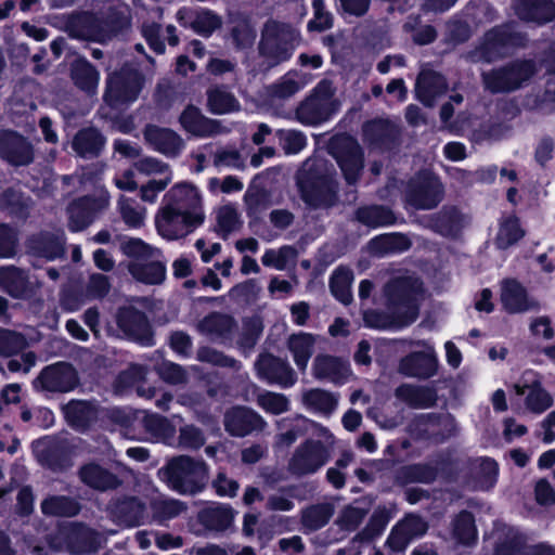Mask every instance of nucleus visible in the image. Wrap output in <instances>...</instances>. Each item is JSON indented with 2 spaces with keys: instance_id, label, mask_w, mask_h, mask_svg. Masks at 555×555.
I'll list each match as a JSON object with an SVG mask.
<instances>
[{
  "instance_id": "5701e85b",
  "label": "nucleus",
  "mask_w": 555,
  "mask_h": 555,
  "mask_svg": "<svg viewBox=\"0 0 555 555\" xmlns=\"http://www.w3.org/2000/svg\"><path fill=\"white\" fill-rule=\"evenodd\" d=\"M501 302L509 313H521L538 308V302L530 298L526 288L515 280L502 283Z\"/></svg>"
},
{
  "instance_id": "9d476101",
  "label": "nucleus",
  "mask_w": 555,
  "mask_h": 555,
  "mask_svg": "<svg viewBox=\"0 0 555 555\" xmlns=\"http://www.w3.org/2000/svg\"><path fill=\"white\" fill-rule=\"evenodd\" d=\"M517 396L525 397V408L534 414H542L554 404L553 396L542 386L541 376L533 370L525 371L513 386Z\"/></svg>"
},
{
  "instance_id": "2f4dec72",
  "label": "nucleus",
  "mask_w": 555,
  "mask_h": 555,
  "mask_svg": "<svg viewBox=\"0 0 555 555\" xmlns=\"http://www.w3.org/2000/svg\"><path fill=\"white\" fill-rule=\"evenodd\" d=\"M414 426L415 428L413 430L416 431L417 435H427L437 441L451 436L455 428L454 422L450 416L438 417L429 414L420 415L415 420Z\"/></svg>"
},
{
  "instance_id": "0eeeda50",
  "label": "nucleus",
  "mask_w": 555,
  "mask_h": 555,
  "mask_svg": "<svg viewBox=\"0 0 555 555\" xmlns=\"http://www.w3.org/2000/svg\"><path fill=\"white\" fill-rule=\"evenodd\" d=\"M420 348L403 357L399 363V372L408 377L427 379L437 374L438 356L434 345L428 340L411 343Z\"/></svg>"
},
{
  "instance_id": "a878e982",
  "label": "nucleus",
  "mask_w": 555,
  "mask_h": 555,
  "mask_svg": "<svg viewBox=\"0 0 555 555\" xmlns=\"http://www.w3.org/2000/svg\"><path fill=\"white\" fill-rule=\"evenodd\" d=\"M117 323L122 332L132 339L144 345L151 344L150 325L142 312L133 308H124L118 313Z\"/></svg>"
},
{
  "instance_id": "37998d69",
  "label": "nucleus",
  "mask_w": 555,
  "mask_h": 555,
  "mask_svg": "<svg viewBox=\"0 0 555 555\" xmlns=\"http://www.w3.org/2000/svg\"><path fill=\"white\" fill-rule=\"evenodd\" d=\"M0 288L13 297H22L28 288L25 273L15 267L0 268Z\"/></svg>"
},
{
  "instance_id": "c756f323",
  "label": "nucleus",
  "mask_w": 555,
  "mask_h": 555,
  "mask_svg": "<svg viewBox=\"0 0 555 555\" xmlns=\"http://www.w3.org/2000/svg\"><path fill=\"white\" fill-rule=\"evenodd\" d=\"M446 79L430 70H423L416 80L417 99L427 106H433L435 102L446 92Z\"/></svg>"
},
{
  "instance_id": "f704fd0d",
  "label": "nucleus",
  "mask_w": 555,
  "mask_h": 555,
  "mask_svg": "<svg viewBox=\"0 0 555 555\" xmlns=\"http://www.w3.org/2000/svg\"><path fill=\"white\" fill-rule=\"evenodd\" d=\"M207 105L212 114H230L238 112V100L224 87H214L207 92Z\"/></svg>"
},
{
  "instance_id": "ddd939ff",
  "label": "nucleus",
  "mask_w": 555,
  "mask_h": 555,
  "mask_svg": "<svg viewBox=\"0 0 555 555\" xmlns=\"http://www.w3.org/2000/svg\"><path fill=\"white\" fill-rule=\"evenodd\" d=\"M441 182L430 173H422L413 179L406 191V203L416 209H431L442 199Z\"/></svg>"
},
{
  "instance_id": "423d86ee",
  "label": "nucleus",
  "mask_w": 555,
  "mask_h": 555,
  "mask_svg": "<svg viewBox=\"0 0 555 555\" xmlns=\"http://www.w3.org/2000/svg\"><path fill=\"white\" fill-rule=\"evenodd\" d=\"M142 87L141 74L132 67H124L108 77L104 100L111 106L128 105L138 99Z\"/></svg>"
},
{
  "instance_id": "2eb2a0df",
  "label": "nucleus",
  "mask_w": 555,
  "mask_h": 555,
  "mask_svg": "<svg viewBox=\"0 0 555 555\" xmlns=\"http://www.w3.org/2000/svg\"><path fill=\"white\" fill-rule=\"evenodd\" d=\"M66 30L74 38L98 42L106 41L113 34L106 22L89 13L70 15L66 22Z\"/></svg>"
},
{
  "instance_id": "4468645a",
  "label": "nucleus",
  "mask_w": 555,
  "mask_h": 555,
  "mask_svg": "<svg viewBox=\"0 0 555 555\" xmlns=\"http://www.w3.org/2000/svg\"><path fill=\"white\" fill-rule=\"evenodd\" d=\"M310 169H302L298 176L302 199L313 207L330 206L335 195L333 179L327 175L312 177Z\"/></svg>"
},
{
  "instance_id": "338daca9",
  "label": "nucleus",
  "mask_w": 555,
  "mask_h": 555,
  "mask_svg": "<svg viewBox=\"0 0 555 555\" xmlns=\"http://www.w3.org/2000/svg\"><path fill=\"white\" fill-rule=\"evenodd\" d=\"M280 140L287 154L299 153L307 144L306 137L296 130L280 131Z\"/></svg>"
},
{
  "instance_id": "393cba45",
  "label": "nucleus",
  "mask_w": 555,
  "mask_h": 555,
  "mask_svg": "<svg viewBox=\"0 0 555 555\" xmlns=\"http://www.w3.org/2000/svg\"><path fill=\"white\" fill-rule=\"evenodd\" d=\"M109 513L118 526L131 528L143 524L145 507L137 499L128 498L113 502L109 505Z\"/></svg>"
},
{
  "instance_id": "052dcab7",
  "label": "nucleus",
  "mask_w": 555,
  "mask_h": 555,
  "mask_svg": "<svg viewBox=\"0 0 555 555\" xmlns=\"http://www.w3.org/2000/svg\"><path fill=\"white\" fill-rule=\"evenodd\" d=\"M218 230L223 236L238 230L241 225L238 212L233 206H222L217 212Z\"/></svg>"
},
{
  "instance_id": "8fccbe9b",
  "label": "nucleus",
  "mask_w": 555,
  "mask_h": 555,
  "mask_svg": "<svg viewBox=\"0 0 555 555\" xmlns=\"http://www.w3.org/2000/svg\"><path fill=\"white\" fill-rule=\"evenodd\" d=\"M353 281L352 271L347 268H338L331 278V291L333 295L343 304L347 305L351 300V283Z\"/></svg>"
},
{
  "instance_id": "72a5a7b5",
  "label": "nucleus",
  "mask_w": 555,
  "mask_h": 555,
  "mask_svg": "<svg viewBox=\"0 0 555 555\" xmlns=\"http://www.w3.org/2000/svg\"><path fill=\"white\" fill-rule=\"evenodd\" d=\"M129 272L139 282L145 284H159L165 280L166 267L162 258H152L144 262L132 261Z\"/></svg>"
},
{
  "instance_id": "0e129e2a",
  "label": "nucleus",
  "mask_w": 555,
  "mask_h": 555,
  "mask_svg": "<svg viewBox=\"0 0 555 555\" xmlns=\"http://www.w3.org/2000/svg\"><path fill=\"white\" fill-rule=\"evenodd\" d=\"M137 171L144 176H162L166 177L167 173H172L169 166L156 158L145 157L134 164Z\"/></svg>"
},
{
  "instance_id": "aec40b11",
  "label": "nucleus",
  "mask_w": 555,
  "mask_h": 555,
  "mask_svg": "<svg viewBox=\"0 0 555 555\" xmlns=\"http://www.w3.org/2000/svg\"><path fill=\"white\" fill-rule=\"evenodd\" d=\"M108 204L107 193L98 199L85 197L74 202L68 207L70 230L76 232L89 225L100 211L107 208Z\"/></svg>"
},
{
  "instance_id": "49530a36",
  "label": "nucleus",
  "mask_w": 555,
  "mask_h": 555,
  "mask_svg": "<svg viewBox=\"0 0 555 555\" xmlns=\"http://www.w3.org/2000/svg\"><path fill=\"white\" fill-rule=\"evenodd\" d=\"M31 249L36 255L48 260L61 257L64 254L63 233L42 235L39 240L31 243Z\"/></svg>"
},
{
  "instance_id": "f8f14e48",
  "label": "nucleus",
  "mask_w": 555,
  "mask_h": 555,
  "mask_svg": "<svg viewBox=\"0 0 555 555\" xmlns=\"http://www.w3.org/2000/svg\"><path fill=\"white\" fill-rule=\"evenodd\" d=\"M331 95V82H320L315 88L314 94L297 108L296 117L298 121L308 126H315L326 121L334 111Z\"/></svg>"
},
{
  "instance_id": "6e6552de",
  "label": "nucleus",
  "mask_w": 555,
  "mask_h": 555,
  "mask_svg": "<svg viewBox=\"0 0 555 555\" xmlns=\"http://www.w3.org/2000/svg\"><path fill=\"white\" fill-rule=\"evenodd\" d=\"M204 221L195 215H188L163 203V206L155 215V227L157 233L166 240H177L185 236Z\"/></svg>"
},
{
  "instance_id": "f03ea898",
  "label": "nucleus",
  "mask_w": 555,
  "mask_h": 555,
  "mask_svg": "<svg viewBox=\"0 0 555 555\" xmlns=\"http://www.w3.org/2000/svg\"><path fill=\"white\" fill-rule=\"evenodd\" d=\"M313 425V438L307 439L289 460V470L295 475H310L322 468L331 459L335 444L333 434L319 424Z\"/></svg>"
},
{
  "instance_id": "b1692460",
  "label": "nucleus",
  "mask_w": 555,
  "mask_h": 555,
  "mask_svg": "<svg viewBox=\"0 0 555 555\" xmlns=\"http://www.w3.org/2000/svg\"><path fill=\"white\" fill-rule=\"evenodd\" d=\"M427 529V524L421 517L409 515L391 530L387 543L393 551H402L413 538L423 535Z\"/></svg>"
},
{
  "instance_id": "6e6d98bb",
  "label": "nucleus",
  "mask_w": 555,
  "mask_h": 555,
  "mask_svg": "<svg viewBox=\"0 0 555 555\" xmlns=\"http://www.w3.org/2000/svg\"><path fill=\"white\" fill-rule=\"evenodd\" d=\"M257 404L267 413L279 415L289 409V401L283 393L263 391L257 396Z\"/></svg>"
},
{
  "instance_id": "dca6fc26",
  "label": "nucleus",
  "mask_w": 555,
  "mask_h": 555,
  "mask_svg": "<svg viewBox=\"0 0 555 555\" xmlns=\"http://www.w3.org/2000/svg\"><path fill=\"white\" fill-rule=\"evenodd\" d=\"M163 203L188 215L205 220L202 195L198 189L188 182L175 184L165 195Z\"/></svg>"
},
{
  "instance_id": "c85d7f7f",
  "label": "nucleus",
  "mask_w": 555,
  "mask_h": 555,
  "mask_svg": "<svg viewBox=\"0 0 555 555\" xmlns=\"http://www.w3.org/2000/svg\"><path fill=\"white\" fill-rule=\"evenodd\" d=\"M312 370L317 378H326L336 384L345 383L351 373L347 361L325 354L315 357Z\"/></svg>"
},
{
  "instance_id": "473e14b6",
  "label": "nucleus",
  "mask_w": 555,
  "mask_h": 555,
  "mask_svg": "<svg viewBox=\"0 0 555 555\" xmlns=\"http://www.w3.org/2000/svg\"><path fill=\"white\" fill-rule=\"evenodd\" d=\"M515 10L519 18L539 24L555 17V4L552 0H517Z\"/></svg>"
},
{
  "instance_id": "6ab92c4d",
  "label": "nucleus",
  "mask_w": 555,
  "mask_h": 555,
  "mask_svg": "<svg viewBox=\"0 0 555 555\" xmlns=\"http://www.w3.org/2000/svg\"><path fill=\"white\" fill-rule=\"evenodd\" d=\"M76 385V371L72 365L64 362L47 366L35 380L36 388L52 392H66Z\"/></svg>"
},
{
  "instance_id": "774afa93",
  "label": "nucleus",
  "mask_w": 555,
  "mask_h": 555,
  "mask_svg": "<svg viewBox=\"0 0 555 555\" xmlns=\"http://www.w3.org/2000/svg\"><path fill=\"white\" fill-rule=\"evenodd\" d=\"M220 25L219 18L209 11L198 13L193 22L194 30L204 36L210 35Z\"/></svg>"
},
{
  "instance_id": "1a4fd4ad",
  "label": "nucleus",
  "mask_w": 555,
  "mask_h": 555,
  "mask_svg": "<svg viewBox=\"0 0 555 555\" xmlns=\"http://www.w3.org/2000/svg\"><path fill=\"white\" fill-rule=\"evenodd\" d=\"M330 151L338 163L348 183H354L363 168V154L358 142L349 135H337L330 143Z\"/></svg>"
},
{
  "instance_id": "4d7b16f0",
  "label": "nucleus",
  "mask_w": 555,
  "mask_h": 555,
  "mask_svg": "<svg viewBox=\"0 0 555 555\" xmlns=\"http://www.w3.org/2000/svg\"><path fill=\"white\" fill-rule=\"evenodd\" d=\"M330 505H315L307 508L302 515V524L309 530H318L324 527L332 517Z\"/></svg>"
},
{
  "instance_id": "864d4df0",
  "label": "nucleus",
  "mask_w": 555,
  "mask_h": 555,
  "mask_svg": "<svg viewBox=\"0 0 555 555\" xmlns=\"http://www.w3.org/2000/svg\"><path fill=\"white\" fill-rule=\"evenodd\" d=\"M359 221L369 227H382L392 224L395 221L391 210L380 206L364 207L358 210Z\"/></svg>"
},
{
  "instance_id": "680f3d73",
  "label": "nucleus",
  "mask_w": 555,
  "mask_h": 555,
  "mask_svg": "<svg viewBox=\"0 0 555 555\" xmlns=\"http://www.w3.org/2000/svg\"><path fill=\"white\" fill-rule=\"evenodd\" d=\"M25 347L22 335L0 328V354L10 357Z\"/></svg>"
},
{
  "instance_id": "412c9836",
  "label": "nucleus",
  "mask_w": 555,
  "mask_h": 555,
  "mask_svg": "<svg viewBox=\"0 0 555 555\" xmlns=\"http://www.w3.org/2000/svg\"><path fill=\"white\" fill-rule=\"evenodd\" d=\"M267 423L257 412L248 408H233L224 416V427L232 436L244 437L254 430H261Z\"/></svg>"
},
{
  "instance_id": "79ce46f5",
  "label": "nucleus",
  "mask_w": 555,
  "mask_h": 555,
  "mask_svg": "<svg viewBox=\"0 0 555 555\" xmlns=\"http://www.w3.org/2000/svg\"><path fill=\"white\" fill-rule=\"evenodd\" d=\"M72 77L77 87L88 93H94L99 81L100 74L86 60H76L72 66Z\"/></svg>"
},
{
  "instance_id": "09e8293b",
  "label": "nucleus",
  "mask_w": 555,
  "mask_h": 555,
  "mask_svg": "<svg viewBox=\"0 0 555 555\" xmlns=\"http://www.w3.org/2000/svg\"><path fill=\"white\" fill-rule=\"evenodd\" d=\"M120 248L126 256L133 258V261L144 262L152 258H162V253L158 248L145 243L141 238H127L122 242Z\"/></svg>"
},
{
  "instance_id": "5fc2aeb1",
  "label": "nucleus",
  "mask_w": 555,
  "mask_h": 555,
  "mask_svg": "<svg viewBox=\"0 0 555 555\" xmlns=\"http://www.w3.org/2000/svg\"><path fill=\"white\" fill-rule=\"evenodd\" d=\"M42 512L52 516H74L78 513V504L65 496H52L41 504Z\"/></svg>"
},
{
  "instance_id": "ea45409f",
  "label": "nucleus",
  "mask_w": 555,
  "mask_h": 555,
  "mask_svg": "<svg viewBox=\"0 0 555 555\" xmlns=\"http://www.w3.org/2000/svg\"><path fill=\"white\" fill-rule=\"evenodd\" d=\"M180 121L189 133L196 137H208L215 132L214 121L204 117L195 107H188L181 114Z\"/></svg>"
},
{
  "instance_id": "a211bd4d",
  "label": "nucleus",
  "mask_w": 555,
  "mask_h": 555,
  "mask_svg": "<svg viewBox=\"0 0 555 555\" xmlns=\"http://www.w3.org/2000/svg\"><path fill=\"white\" fill-rule=\"evenodd\" d=\"M517 43V38L509 27L489 31L482 43L472 53L474 62H492L503 56L509 47Z\"/></svg>"
},
{
  "instance_id": "f257e3e1",
  "label": "nucleus",
  "mask_w": 555,
  "mask_h": 555,
  "mask_svg": "<svg viewBox=\"0 0 555 555\" xmlns=\"http://www.w3.org/2000/svg\"><path fill=\"white\" fill-rule=\"evenodd\" d=\"M423 292L418 279L405 276L390 281L384 289L385 312H364L366 326L377 330H399L413 323L418 315V298Z\"/></svg>"
},
{
  "instance_id": "3c124183",
  "label": "nucleus",
  "mask_w": 555,
  "mask_h": 555,
  "mask_svg": "<svg viewBox=\"0 0 555 555\" xmlns=\"http://www.w3.org/2000/svg\"><path fill=\"white\" fill-rule=\"evenodd\" d=\"M296 256V249L291 246H282L276 249L270 248L262 255L261 262L264 267L282 271L285 270L291 262L295 261Z\"/></svg>"
},
{
  "instance_id": "e2e57ef3",
  "label": "nucleus",
  "mask_w": 555,
  "mask_h": 555,
  "mask_svg": "<svg viewBox=\"0 0 555 555\" xmlns=\"http://www.w3.org/2000/svg\"><path fill=\"white\" fill-rule=\"evenodd\" d=\"M499 466L492 459L479 460V483L483 489H489L494 486L498 480Z\"/></svg>"
},
{
  "instance_id": "4c0bfd02",
  "label": "nucleus",
  "mask_w": 555,
  "mask_h": 555,
  "mask_svg": "<svg viewBox=\"0 0 555 555\" xmlns=\"http://www.w3.org/2000/svg\"><path fill=\"white\" fill-rule=\"evenodd\" d=\"M397 397L414 408H429L436 402V391L429 387L402 385L396 390Z\"/></svg>"
},
{
  "instance_id": "9b49d317",
  "label": "nucleus",
  "mask_w": 555,
  "mask_h": 555,
  "mask_svg": "<svg viewBox=\"0 0 555 555\" xmlns=\"http://www.w3.org/2000/svg\"><path fill=\"white\" fill-rule=\"evenodd\" d=\"M534 73L535 66L532 62H515L502 69L483 74V82L492 92L512 91L529 80Z\"/></svg>"
},
{
  "instance_id": "c9c22d12",
  "label": "nucleus",
  "mask_w": 555,
  "mask_h": 555,
  "mask_svg": "<svg viewBox=\"0 0 555 555\" xmlns=\"http://www.w3.org/2000/svg\"><path fill=\"white\" fill-rule=\"evenodd\" d=\"M104 142V138L96 129L87 128L75 135L73 149L82 157H93L103 149Z\"/></svg>"
},
{
  "instance_id": "7c9ffc66",
  "label": "nucleus",
  "mask_w": 555,
  "mask_h": 555,
  "mask_svg": "<svg viewBox=\"0 0 555 555\" xmlns=\"http://www.w3.org/2000/svg\"><path fill=\"white\" fill-rule=\"evenodd\" d=\"M317 339L318 336L306 332L292 334L287 338V349L299 371L305 372L307 370L308 363L314 352Z\"/></svg>"
},
{
  "instance_id": "58836bf2",
  "label": "nucleus",
  "mask_w": 555,
  "mask_h": 555,
  "mask_svg": "<svg viewBox=\"0 0 555 555\" xmlns=\"http://www.w3.org/2000/svg\"><path fill=\"white\" fill-rule=\"evenodd\" d=\"M232 327V318L221 313H211L197 324L198 332L211 339L225 338Z\"/></svg>"
},
{
  "instance_id": "39448f33",
  "label": "nucleus",
  "mask_w": 555,
  "mask_h": 555,
  "mask_svg": "<svg viewBox=\"0 0 555 555\" xmlns=\"http://www.w3.org/2000/svg\"><path fill=\"white\" fill-rule=\"evenodd\" d=\"M112 420L125 427L131 425V422H138L145 431L146 439L152 442H163L172 446L176 441V426L163 416L146 411L130 412L124 409L115 408L111 412Z\"/></svg>"
},
{
  "instance_id": "69168bd1",
  "label": "nucleus",
  "mask_w": 555,
  "mask_h": 555,
  "mask_svg": "<svg viewBox=\"0 0 555 555\" xmlns=\"http://www.w3.org/2000/svg\"><path fill=\"white\" fill-rule=\"evenodd\" d=\"M205 443L203 433L193 425H185L180 429L179 446L185 449H199Z\"/></svg>"
},
{
  "instance_id": "cd10ccee",
  "label": "nucleus",
  "mask_w": 555,
  "mask_h": 555,
  "mask_svg": "<svg viewBox=\"0 0 555 555\" xmlns=\"http://www.w3.org/2000/svg\"><path fill=\"white\" fill-rule=\"evenodd\" d=\"M144 138L154 151L167 156H176L183 149L182 139L170 129L147 126Z\"/></svg>"
},
{
  "instance_id": "a19ab883",
  "label": "nucleus",
  "mask_w": 555,
  "mask_h": 555,
  "mask_svg": "<svg viewBox=\"0 0 555 555\" xmlns=\"http://www.w3.org/2000/svg\"><path fill=\"white\" fill-rule=\"evenodd\" d=\"M304 405L314 412L328 416L337 406V398L321 389H310L302 393Z\"/></svg>"
},
{
  "instance_id": "bb28decb",
  "label": "nucleus",
  "mask_w": 555,
  "mask_h": 555,
  "mask_svg": "<svg viewBox=\"0 0 555 555\" xmlns=\"http://www.w3.org/2000/svg\"><path fill=\"white\" fill-rule=\"evenodd\" d=\"M63 412L66 421L77 429H83L99 417L108 414L112 418L111 412L99 410L93 403L81 400H72L63 406Z\"/></svg>"
},
{
  "instance_id": "e433bc0d",
  "label": "nucleus",
  "mask_w": 555,
  "mask_h": 555,
  "mask_svg": "<svg viewBox=\"0 0 555 555\" xmlns=\"http://www.w3.org/2000/svg\"><path fill=\"white\" fill-rule=\"evenodd\" d=\"M81 480L91 488L108 490L119 485L118 478L96 464H88L80 469Z\"/></svg>"
},
{
  "instance_id": "4be33fe9",
  "label": "nucleus",
  "mask_w": 555,
  "mask_h": 555,
  "mask_svg": "<svg viewBox=\"0 0 555 555\" xmlns=\"http://www.w3.org/2000/svg\"><path fill=\"white\" fill-rule=\"evenodd\" d=\"M0 154L14 166L28 165L34 158L30 143L13 131L0 132Z\"/></svg>"
},
{
  "instance_id": "c03bdc74",
  "label": "nucleus",
  "mask_w": 555,
  "mask_h": 555,
  "mask_svg": "<svg viewBox=\"0 0 555 555\" xmlns=\"http://www.w3.org/2000/svg\"><path fill=\"white\" fill-rule=\"evenodd\" d=\"M118 210L125 224L131 229H140L145 224L146 208L134 199L121 196L118 199Z\"/></svg>"
},
{
  "instance_id": "13d9d810",
  "label": "nucleus",
  "mask_w": 555,
  "mask_h": 555,
  "mask_svg": "<svg viewBox=\"0 0 555 555\" xmlns=\"http://www.w3.org/2000/svg\"><path fill=\"white\" fill-rule=\"evenodd\" d=\"M410 246L404 235H385L373 240L370 248L375 253L402 251Z\"/></svg>"
},
{
  "instance_id": "20e7f679",
  "label": "nucleus",
  "mask_w": 555,
  "mask_h": 555,
  "mask_svg": "<svg viewBox=\"0 0 555 555\" xmlns=\"http://www.w3.org/2000/svg\"><path fill=\"white\" fill-rule=\"evenodd\" d=\"M299 41V34L293 26L269 21L262 31L260 54L269 66H274L289 60Z\"/></svg>"
},
{
  "instance_id": "a18cd8bd",
  "label": "nucleus",
  "mask_w": 555,
  "mask_h": 555,
  "mask_svg": "<svg viewBox=\"0 0 555 555\" xmlns=\"http://www.w3.org/2000/svg\"><path fill=\"white\" fill-rule=\"evenodd\" d=\"M524 235L525 231L521 229L518 218L509 215L500 221L495 244L505 249L517 243Z\"/></svg>"
},
{
  "instance_id": "bf43d9fd",
  "label": "nucleus",
  "mask_w": 555,
  "mask_h": 555,
  "mask_svg": "<svg viewBox=\"0 0 555 555\" xmlns=\"http://www.w3.org/2000/svg\"><path fill=\"white\" fill-rule=\"evenodd\" d=\"M173 175L167 173L166 177L159 179H150L146 183L140 188V197L143 202L149 204H155L158 195L165 191V189L172 181Z\"/></svg>"
},
{
  "instance_id": "603ef678",
  "label": "nucleus",
  "mask_w": 555,
  "mask_h": 555,
  "mask_svg": "<svg viewBox=\"0 0 555 555\" xmlns=\"http://www.w3.org/2000/svg\"><path fill=\"white\" fill-rule=\"evenodd\" d=\"M453 537L459 543L464 545H470L475 542L477 531L470 513L463 512L456 517L453 524Z\"/></svg>"
},
{
  "instance_id": "de8ad7c7",
  "label": "nucleus",
  "mask_w": 555,
  "mask_h": 555,
  "mask_svg": "<svg viewBox=\"0 0 555 555\" xmlns=\"http://www.w3.org/2000/svg\"><path fill=\"white\" fill-rule=\"evenodd\" d=\"M307 82L308 81L297 73H288L269 88L270 96L273 100L287 99L302 89Z\"/></svg>"
},
{
  "instance_id": "f3484780",
  "label": "nucleus",
  "mask_w": 555,
  "mask_h": 555,
  "mask_svg": "<svg viewBox=\"0 0 555 555\" xmlns=\"http://www.w3.org/2000/svg\"><path fill=\"white\" fill-rule=\"evenodd\" d=\"M255 369L260 379L283 388L293 386L297 380V375L288 362L272 354H261L255 363Z\"/></svg>"
},
{
  "instance_id": "7ed1b4c3",
  "label": "nucleus",
  "mask_w": 555,
  "mask_h": 555,
  "mask_svg": "<svg viewBox=\"0 0 555 555\" xmlns=\"http://www.w3.org/2000/svg\"><path fill=\"white\" fill-rule=\"evenodd\" d=\"M159 474L172 490L195 494L205 488L209 470L205 462L180 455L169 461Z\"/></svg>"
}]
</instances>
